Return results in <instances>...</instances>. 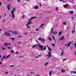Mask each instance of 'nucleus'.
<instances>
[{
    "mask_svg": "<svg viewBox=\"0 0 76 76\" xmlns=\"http://www.w3.org/2000/svg\"><path fill=\"white\" fill-rule=\"evenodd\" d=\"M51 31H52V32L53 31V28H51Z\"/></svg>",
    "mask_w": 76,
    "mask_h": 76,
    "instance_id": "obj_44",
    "label": "nucleus"
},
{
    "mask_svg": "<svg viewBox=\"0 0 76 76\" xmlns=\"http://www.w3.org/2000/svg\"><path fill=\"white\" fill-rule=\"evenodd\" d=\"M70 42H69L67 46H66V48H68V47H69V46H70Z\"/></svg>",
    "mask_w": 76,
    "mask_h": 76,
    "instance_id": "obj_15",
    "label": "nucleus"
},
{
    "mask_svg": "<svg viewBox=\"0 0 76 76\" xmlns=\"http://www.w3.org/2000/svg\"><path fill=\"white\" fill-rule=\"evenodd\" d=\"M52 72L51 71H50L49 73V74L50 76H51V73Z\"/></svg>",
    "mask_w": 76,
    "mask_h": 76,
    "instance_id": "obj_26",
    "label": "nucleus"
},
{
    "mask_svg": "<svg viewBox=\"0 0 76 76\" xmlns=\"http://www.w3.org/2000/svg\"><path fill=\"white\" fill-rule=\"evenodd\" d=\"M7 7V10H9L10 9V5H9V4L8 5Z\"/></svg>",
    "mask_w": 76,
    "mask_h": 76,
    "instance_id": "obj_12",
    "label": "nucleus"
},
{
    "mask_svg": "<svg viewBox=\"0 0 76 76\" xmlns=\"http://www.w3.org/2000/svg\"><path fill=\"white\" fill-rule=\"evenodd\" d=\"M75 32V25H74V30L72 31V34H74V33Z\"/></svg>",
    "mask_w": 76,
    "mask_h": 76,
    "instance_id": "obj_9",
    "label": "nucleus"
},
{
    "mask_svg": "<svg viewBox=\"0 0 76 76\" xmlns=\"http://www.w3.org/2000/svg\"><path fill=\"white\" fill-rule=\"evenodd\" d=\"M44 25V24H42L40 26V27H42Z\"/></svg>",
    "mask_w": 76,
    "mask_h": 76,
    "instance_id": "obj_24",
    "label": "nucleus"
},
{
    "mask_svg": "<svg viewBox=\"0 0 76 76\" xmlns=\"http://www.w3.org/2000/svg\"><path fill=\"white\" fill-rule=\"evenodd\" d=\"M35 18H37V17H32L31 18V19H29L28 20H29V22H31V20H32V19H35Z\"/></svg>",
    "mask_w": 76,
    "mask_h": 76,
    "instance_id": "obj_6",
    "label": "nucleus"
},
{
    "mask_svg": "<svg viewBox=\"0 0 76 76\" xmlns=\"http://www.w3.org/2000/svg\"><path fill=\"white\" fill-rule=\"evenodd\" d=\"M75 46V48H76V46Z\"/></svg>",
    "mask_w": 76,
    "mask_h": 76,
    "instance_id": "obj_61",
    "label": "nucleus"
},
{
    "mask_svg": "<svg viewBox=\"0 0 76 76\" xmlns=\"http://www.w3.org/2000/svg\"><path fill=\"white\" fill-rule=\"evenodd\" d=\"M8 49H10V48H10V47H8Z\"/></svg>",
    "mask_w": 76,
    "mask_h": 76,
    "instance_id": "obj_46",
    "label": "nucleus"
},
{
    "mask_svg": "<svg viewBox=\"0 0 76 76\" xmlns=\"http://www.w3.org/2000/svg\"><path fill=\"white\" fill-rule=\"evenodd\" d=\"M2 50H6V48H2Z\"/></svg>",
    "mask_w": 76,
    "mask_h": 76,
    "instance_id": "obj_37",
    "label": "nucleus"
},
{
    "mask_svg": "<svg viewBox=\"0 0 76 76\" xmlns=\"http://www.w3.org/2000/svg\"><path fill=\"white\" fill-rule=\"evenodd\" d=\"M16 10V8L13 9V10L12 11L11 13L12 14V18H15V15H14V11H15Z\"/></svg>",
    "mask_w": 76,
    "mask_h": 76,
    "instance_id": "obj_2",
    "label": "nucleus"
},
{
    "mask_svg": "<svg viewBox=\"0 0 76 76\" xmlns=\"http://www.w3.org/2000/svg\"><path fill=\"white\" fill-rule=\"evenodd\" d=\"M64 39V36L62 37H61L60 39V40H63Z\"/></svg>",
    "mask_w": 76,
    "mask_h": 76,
    "instance_id": "obj_11",
    "label": "nucleus"
},
{
    "mask_svg": "<svg viewBox=\"0 0 76 76\" xmlns=\"http://www.w3.org/2000/svg\"><path fill=\"white\" fill-rule=\"evenodd\" d=\"M1 67H4V65H2L1 66Z\"/></svg>",
    "mask_w": 76,
    "mask_h": 76,
    "instance_id": "obj_48",
    "label": "nucleus"
},
{
    "mask_svg": "<svg viewBox=\"0 0 76 76\" xmlns=\"http://www.w3.org/2000/svg\"><path fill=\"white\" fill-rule=\"evenodd\" d=\"M6 15H7V14H6L5 15V16H6Z\"/></svg>",
    "mask_w": 76,
    "mask_h": 76,
    "instance_id": "obj_60",
    "label": "nucleus"
},
{
    "mask_svg": "<svg viewBox=\"0 0 76 76\" xmlns=\"http://www.w3.org/2000/svg\"><path fill=\"white\" fill-rule=\"evenodd\" d=\"M38 40L39 41H41L42 42H45V40L44 38H38Z\"/></svg>",
    "mask_w": 76,
    "mask_h": 76,
    "instance_id": "obj_5",
    "label": "nucleus"
},
{
    "mask_svg": "<svg viewBox=\"0 0 76 76\" xmlns=\"http://www.w3.org/2000/svg\"><path fill=\"white\" fill-rule=\"evenodd\" d=\"M63 54H64V52L63 51V50H62L61 52V56H63Z\"/></svg>",
    "mask_w": 76,
    "mask_h": 76,
    "instance_id": "obj_13",
    "label": "nucleus"
},
{
    "mask_svg": "<svg viewBox=\"0 0 76 76\" xmlns=\"http://www.w3.org/2000/svg\"><path fill=\"white\" fill-rule=\"evenodd\" d=\"M17 1H18V3H20V0H17Z\"/></svg>",
    "mask_w": 76,
    "mask_h": 76,
    "instance_id": "obj_35",
    "label": "nucleus"
},
{
    "mask_svg": "<svg viewBox=\"0 0 76 76\" xmlns=\"http://www.w3.org/2000/svg\"><path fill=\"white\" fill-rule=\"evenodd\" d=\"M62 33V31H60L59 32V36H60L61 35V33Z\"/></svg>",
    "mask_w": 76,
    "mask_h": 76,
    "instance_id": "obj_21",
    "label": "nucleus"
},
{
    "mask_svg": "<svg viewBox=\"0 0 76 76\" xmlns=\"http://www.w3.org/2000/svg\"><path fill=\"white\" fill-rule=\"evenodd\" d=\"M52 37H53V39H55L54 38V36H52Z\"/></svg>",
    "mask_w": 76,
    "mask_h": 76,
    "instance_id": "obj_40",
    "label": "nucleus"
},
{
    "mask_svg": "<svg viewBox=\"0 0 76 76\" xmlns=\"http://www.w3.org/2000/svg\"><path fill=\"white\" fill-rule=\"evenodd\" d=\"M15 66V65H10L9 66V67H13V66Z\"/></svg>",
    "mask_w": 76,
    "mask_h": 76,
    "instance_id": "obj_23",
    "label": "nucleus"
},
{
    "mask_svg": "<svg viewBox=\"0 0 76 76\" xmlns=\"http://www.w3.org/2000/svg\"><path fill=\"white\" fill-rule=\"evenodd\" d=\"M69 13L70 14H73L74 13V12L73 11H71L69 12Z\"/></svg>",
    "mask_w": 76,
    "mask_h": 76,
    "instance_id": "obj_18",
    "label": "nucleus"
},
{
    "mask_svg": "<svg viewBox=\"0 0 76 76\" xmlns=\"http://www.w3.org/2000/svg\"><path fill=\"white\" fill-rule=\"evenodd\" d=\"M2 31V29H0V31Z\"/></svg>",
    "mask_w": 76,
    "mask_h": 76,
    "instance_id": "obj_55",
    "label": "nucleus"
},
{
    "mask_svg": "<svg viewBox=\"0 0 76 76\" xmlns=\"http://www.w3.org/2000/svg\"><path fill=\"white\" fill-rule=\"evenodd\" d=\"M58 7H57L56 8V10H58Z\"/></svg>",
    "mask_w": 76,
    "mask_h": 76,
    "instance_id": "obj_51",
    "label": "nucleus"
},
{
    "mask_svg": "<svg viewBox=\"0 0 76 76\" xmlns=\"http://www.w3.org/2000/svg\"><path fill=\"white\" fill-rule=\"evenodd\" d=\"M66 45H67V44H66L65 45V46H66Z\"/></svg>",
    "mask_w": 76,
    "mask_h": 76,
    "instance_id": "obj_57",
    "label": "nucleus"
},
{
    "mask_svg": "<svg viewBox=\"0 0 76 76\" xmlns=\"http://www.w3.org/2000/svg\"><path fill=\"white\" fill-rule=\"evenodd\" d=\"M11 53H12V54H14V51H13V50L11 51Z\"/></svg>",
    "mask_w": 76,
    "mask_h": 76,
    "instance_id": "obj_29",
    "label": "nucleus"
},
{
    "mask_svg": "<svg viewBox=\"0 0 76 76\" xmlns=\"http://www.w3.org/2000/svg\"><path fill=\"white\" fill-rule=\"evenodd\" d=\"M76 41L75 42V44H74V46H76Z\"/></svg>",
    "mask_w": 76,
    "mask_h": 76,
    "instance_id": "obj_43",
    "label": "nucleus"
},
{
    "mask_svg": "<svg viewBox=\"0 0 76 76\" xmlns=\"http://www.w3.org/2000/svg\"><path fill=\"white\" fill-rule=\"evenodd\" d=\"M4 35L6 36H8V37H10V34H9V33L5 32L4 34H2V35Z\"/></svg>",
    "mask_w": 76,
    "mask_h": 76,
    "instance_id": "obj_3",
    "label": "nucleus"
},
{
    "mask_svg": "<svg viewBox=\"0 0 76 76\" xmlns=\"http://www.w3.org/2000/svg\"><path fill=\"white\" fill-rule=\"evenodd\" d=\"M48 50H49V51H51V48L50 47H48Z\"/></svg>",
    "mask_w": 76,
    "mask_h": 76,
    "instance_id": "obj_25",
    "label": "nucleus"
},
{
    "mask_svg": "<svg viewBox=\"0 0 76 76\" xmlns=\"http://www.w3.org/2000/svg\"><path fill=\"white\" fill-rule=\"evenodd\" d=\"M48 63H46L45 64V66H47V65L48 64Z\"/></svg>",
    "mask_w": 76,
    "mask_h": 76,
    "instance_id": "obj_30",
    "label": "nucleus"
},
{
    "mask_svg": "<svg viewBox=\"0 0 76 76\" xmlns=\"http://www.w3.org/2000/svg\"><path fill=\"white\" fill-rule=\"evenodd\" d=\"M35 31H38L39 30V28H37V29H36L35 30Z\"/></svg>",
    "mask_w": 76,
    "mask_h": 76,
    "instance_id": "obj_38",
    "label": "nucleus"
},
{
    "mask_svg": "<svg viewBox=\"0 0 76 76\" xmlns=\"http://www.w3.org/2000/svg\"><path fill=\"white\" fill-rule=\"evenodd\" d=\"M10 32H12H12H13V31H12L10 30Z\"/></svg>",
    "mask_w": 76,
    "mask_h": 76,
    "instance_id": "obj_50",
    "label": "nucleus"
},
{
    "mask_svg": "<svg viewBox=\"0 0 76 76\" xmlns=\"http://www.w3.org/2000/svg\"><path fill=\"white\" fill-rule=\"evenodd\" d=\"M38 46L37 45H34L32 46V48H34V47H37Z\"/></svg>",
    "mask_w": 76,
    "mask_h": 76,
    "instance_id": "obj_19",
    "label": "nucleus"
},
{
    "mask_svg": "<svg viewBox=\"0 0 76 76\" xmlns=\"http://www.w3.org/2000/svg\"><path fill=\"white\" fill-rule=\"evenodd\" d=\"M36 57V58H38V57Z\"/></svg>",
    "mask_w": 76,
    "mask_h": 76,
    "instance_id": "obj_64",
    "label": "nucleus"
},
{
    "mask_svg": "<svg viewBox=\"0 0 76 76\" xmlns=\"http://www.w3.org/2000/svg\"><path fill=\"white\" fill-rule=\"evenodd\" d=\"M57 32L55 31L54 32H53V34L55 35H57Z\"/></svg>",
    "mask_w": 76,
    "mask_h": 76,
    "instance_id": "obj_20",
    "label": "nucleus"
},
{
    "mask_svg": "<svg viewBox=\"0 0 76 76\" xmlns=\"http://www.w3.org/2000/svg\"><path fill=\"white\" fill-rule=\"evenodd\" d=\"M71 73H73L75 74L76 73V72L75 71H72L71 72Z\"/></svg>",
    "mask_w": 76,
    "mask_h": 76,
    "instance_id": "obj_22",
    "label": "nucleus"
},
{
    "mask_svg": "<svg viewBox=\"0 0 76 76\" xmlns=\"http://www.w3.org/2000/svg\"><path fill=\"white\" fill-rule=\"evenodd\" d=\"M63 24L64 25H66V23L65 22H64L63 23Z\"/></svg>",
    "mask_w": 76,
    "mask_h": 76,
    "instance_id": "obj_32",
    "label": "nucleus"
},
{
    "mask_svg": "<svg viewBox=\"0 0 76 76\" xmlns=\"http://www.w3.org/2000/svg\"><path fill=\"white\" fill-rule=\"evenodd\" d=\"M4 44L6 46H7V45H8V43H4Z\"/></svg>",
    "mask_w": 76,
    "mask_h": 76,
    "instance_id": "obj_28",
    "label": "nucleus"
},
{
    "mask_svg": "<svg viewBox=\"0 0 76 76\" xmlns=\"http://www.w3.org/2000/svg\"><path fill=\"white\" fill-rule=\"evenodd\" d=\"M39 48H40L41 51H43V50H46V46H45L44 47V48H43V45H39L38 46Z\"/></svg>",
    "mask_w": 76,
    "mask_h": 76,
    "instance_id": "obj_1",
    "label": "nucleus"
},
{
    "mask_svg": "<svg viewBox=\"0 0 76 76\" xmlns=\"http://www.w3.org/2000/svg\"><path fill=\"white\" fill-rule=\"evenodd\" d=\"M59 1H63L64 2V1H63V0H59Z\"/></svg>",
    "mask_w": 76,
    "mask_h": 76,
    "instance_id": "obj_34",
    "label": "nucleus"
},
{
    "mask_svg": "<svg viewBox=\"0 0 76 76\" xmlns=\"http://www.w3.org/2000/svg\"><path fill=\"white\" fill-rule=\"evenodd\" d=\"M69 6V5L66 4L65 5H64L63 6L64 7H65V8H67V6Z\"/></svg>",
    "mask_w": 76,
    "mask_h": 76,
    "instance_id": "obj_14",
    "label": "nucleus"
},
{
    "mask_svg": "<svg viewBox=\"0 0 76 76\" xmlns=\"http://www.w3.org/2000/svg\"><path fill=\"white\" fill-rule=\"evenodd\" d=\"M52 45L53 46V47H55V45L54 44V43H52Z\"/></svg>",
    "mask_w": 76,
    "mask_h": 76,
    "instance_id": "obj_33",
    "label": "nucleus"
},
{
    "mask_svg": "<svg viewBox=\"0 0 76 76\" xmlns=\"http://www.w3.org/2000/svg\"><path fill=\"white\" fill-rule=\"evenodd\" d=\"M2 63V62H0V64H1Z\"/></svg>",
    "mask_w": 76,
    "mask_h": 76,
    "instance_id": "obj_63",
    "label": "nucleus"
},
{
    "mask_svg": "<svg viewBox=\"0 0 76 76\" xmlns=\"http://www.w3.org/2000/svg\"><path fill=\"white\" fill-rule=\"evenodd\" d=\"M10 55H9L8 56H6V55H4L3 58L1 59V60H3L4 58H8L10 57Z\"/></svg>",
    "mask_w": 76,
    "mask_h": 76,
    "instance_id": "obj_4",
    "label": "nucleus"
},
{
    "mask_svg": "<svg viewBox=\"0 0 76 76\" xmlns=\"http://www.w3.org/2000/svg\"><path fill=\"white\" fill-rule=\"evenodd\" d=\"M51 52H48V54L47 56H48L49 57H51Z\"/></svg>",
    "mask_w": 76,
    "mask_h": 76,
    "instance_id": "obj_7",
    "label": "nucleus"
},
{
    "mask_svg": "<svg viewBox=\"0 0 76 76\" xmlns=\"http://www.w3.org/2000/svg\"><path fill=\"white\" fill-rule=\"evenodd\" d=\"M30 73H34V72H30Z\"/></svg>",
    "mask_w": 76,
    "mask_h": 76,
    "instance_id": "obj_59",
    "label": "nucleus"
},
{
    "mask_svg": "<svg viewBox=\"0 0 76 76\" xmlns=\"http://www.w3.org/2000/svg\"><path fill=\"white\" fill-rule=\"evenodd\" d=\"M71 18L72 19V20H73L74 18L73 17H72Z\"/></svg>",
    "mask_w": 76,
    "mask_h": 76,
    "instance_id": "obj_56",
    "label": "nucleus"
},
{
    "mask_svg": "<svg viewBox=\"0 0 76 76\" xmlns=\"http://www.w3.org/2000/svg\"><path fill=\"white\" fill-rule=\"evenodd\" d=\"M11 39H12V40H13V41H14V40H15V39L14 38H11Z\"/></svg>",
    "mask_w": 76,
    "mask_h": 76,
    "instance_id": "obj_31",
    "label": "nucleus"
},
{
    "mask_svg": "<svg viewBox=\"0 0 76 76\" xmlns=\"http://www.w3.org/2000/svg\"><path fill=\"white\" fill-rule=\"evenodd\" d=\"M6 74H8V72H5Z\"/></svg>",
    "mask_w": 76,
    "mask_h": 76,
    "instance_id": "obj_45",
    "label": "nucleus"
},
{
    "mask_svg": "<svg viewBox=\"0 0 76 76\" xmlns=\"http://www.w3.org/2000/svg\"><path fill=\"white\" fill-rule=\"evenodd\" d=\"M48 39L50 41H52V39L50 37L48 38Z\"/></svg>",
    "mask_w": 76,
    "mask_h": 76,
    "instance_id": "obj_17",
    "label": "nucleus"
},
{
    "mask_svg": "<svg viewBox=\"0 0 76 76\" xmlns=\"http://www.w3.org/2000/svg\"><path fill=\"white\" fill-rule=\"evenodd\" d=\"M30 24H33V23H32V22H30V21H29V22L27 23L26 25V26H28L29 25H30Z\"/></svg>",
    "mask_w": 76,
    "mask_h": 76,
    "instance_id": "obj_8",
    "label": "nucleus"
},
{
    "mask_svg": "<svg viewBox=\"0 0 76 76\" xmlns=\"http://www.w3.org/2000/svg\"><path fill=\"white\" fill-rule=\"evenodd\" d=\"M8 45H11V43H8Z\"/></svg>",
    "mask_w": 76,
    "mask_h": 76,
    "instance_id": "obj_41",
    "label": "nucleus"
},
{
    "mask_svg": "<svg viewBox=\"0 0 76 76\" xmlns=\"http://www.w3.org/2000/svg\"><path fill=\"white\" fill-rule=\"evenodd\" d=\"M3 66L4 67H5V66H6V65L5 64H4Z\"/></svg>",
    "mask_w": 76,
    "mask_h": 76,
    "instance_id": "obj_42",
    "label": "nucleus"
},
{
    "mask_svg": "<svg viewBox=\"0 0 76 76\" xmlns=\"http://www.w3.org/2000/svg\"><path fill=\"white\" fill-rule=\"evenodd\" d=\"M34 8L35 9H38V6H35L34 7Z\"/></svg>",
    "mask_w": 76,
    "mask_h": 76,
    "instance_id": "obj_16",
    "label": "nucleus"
},
{
    "mask_svg": "<svg viewBox=\"0 0 76 76\" xmlns=\"http://www.w3.org/2000/svg\"><path fill=\"white\" fill-rule=\"evenodd\" d=\"M12 34H15V35H16L18 34V32H16V31H14L12 32Z\"/></svg>",
    "mask_w": 76,
    "mask_h": 76,
    "instance_id": "obj_10",
    "label": "nucleus"
},
{
    "mask_svg": "<svg viewBox=\"0 0 76 76\" xmlns=\"http://www.w3.org/2000/svg\"><path fill=\"white\" fill-rule=\"evenodd\" d=\"M63 61H65V60H67V59H63Z\"/></svg>",
    "mask_w": 76,
    "mask_h": 76,
    "instance_id": "obj_39",
    "label": "nucleus"
},
{
    "mask_svg": "<svg viewBox=\"0 0 76 76\" xmlns=\"http://www.w3.org/2000/svg\"><path fill=\"white\" fill-rule=\"evenodd\" d=\"M27 27L28 28H30V26H27Z\"/></svg>",
    "mask_w": 76,
    "mask_h": 76,
    "instance_id": "obj_47",
    "label": "nucleus"
},
{
    "mask_svg": "<svg viewBox=\"0 0 76 76\" xmlns=\"http://www.w3.org/2000/svg\"><path fill=\"white\" fill-rule=\"evenodd\" d=\"M4 21H6V20H3V22H4Z\"/></svg>",
    "mask_w": 76,
    "mask_h": 76,
    "instance_id": "obj_58",
    "label": "nucleus"
},
{
    "mask_svg": "<svg viewBox=\"0 0 76 76\" xmlns=\"http://www.w3.org/2000/svg\"><path fill=\"white\" fill-rule=\"evenodd\" d=\"M74 54L76 56V52Z\"/></svg>",
    "mask_w": 76,
    "mask_h": 76,
    "instance_id": "obj_49",
    "label": "nucleus"
},
{
    "mask_svg": "<svg viewBox=\"0 0 76 76\" xmlns=\"http://www.w3.org/2000/svg\"><path fill=\"white\" fill-rule=\"evenodd\" d=\"M18 37H22V36H18Z\"/></svg>",
    "mask_w": 76,
    "mask_h": 76,
    "instance_id": "obj_54",
    "label": "nucleus"
},
{
    "mask_svg": "<svg viewBox=\"0 0 76 76\" xmlns=\"http://www.w3.org/2000/svg\"><path fill=\"white\" fill-rule=\"evenodd\" d=\"M18 52H15V54H18Z\"/></svg>",
    "mask_w": 76,
    "mask_h": 76,
    "instance_id": "obj_53",
    "label": "nucleus"
},
{
    "mask_svg": "<svg viewBox=\"0 0 76 76\" xmlns=\"http://www.w3.org/2000/svg\"><path fill=\"white\" fill-rule=\"evenodd\" d=\"M1 3L0 2V6H1Z\"/></svg>",
    "mask_w": 76,
    "mask_h": 76,
    "instance_id": "obj_52",
    "label": "nucleus"
},
{
    "mask_svg": "<svg viewBox=\"0 0 76 76\" xmlns=\"http://www.w3.org/2000/svg\"><path fill=\"white\" fill-rule=\"evenodd\" d=\"M36 42H37L38 43V41L36 40Z\"/></svg>",
    "mask_w": 76,
    "mask_h": 76,
    "instance_id": "obj_62",
    "label": "nucleus"
},
{
    "mask_svg": "<svg viewBox=\"0 0 76 76\" xmlns=\"http://www.w3.org/2000/svg\"><path fill=\"white\" fill-rule=\"evenodd\" d=\"M25 18V15H23L22 17V18Z\"/></svg>",
    "mask_w": 76,
    "mask_h": 76,
    "instance_id": "obj_36",
    "label": "nucleus"
},
{
    "mask_svg": "<svg viewBox=\"0 0 76 76\" xmlns=\"http://www.w3.org/2000/svg\"><path fill=\"white\" fill-rule=\"evenodd\" d=\"M63 72H65V70H61V72L63 73Z\"/></svg>",
    "mask_w": 76,
    "mask_h": 76,
    "instance_id": "obj_27",
    "label": "nucleus"
}]
</instances>
